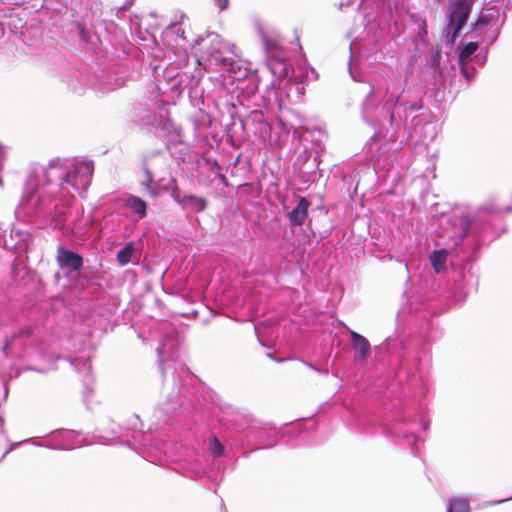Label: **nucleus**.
Listing matches in <instances>:
<instances>
[{"mask_svg": "<svg viewBox=\"0 0 512 512\" xmlns=\"http://www.w3.org/2000/svg\"><path fill=\"white\" fill-rule=\"evenodd\" d=\"M235 49V44L225 42L218 34H209L199 43L202 58L222 67L233 64V60L225 57L224 54L227 52L234 54Z\"/></svg>", "mask_w": 512, "mask_h": 512, "instance_id": "f257e3e1", "label": "nucleus"}, {"mask_svg": "<svg viewBox=\"0 0 512 512\" xmlns=\"http://www.w3.org/2000/svg\"><path fill=\"white\" fill-rule=\"evenodd\" d=\"M472 8V0H451L448 7V28H452L450 42L454 44L466 25Z\"/></svg>", "mask_w": 512, "mask_h": 512, "instance_id": "f03ea898", "label": "nucleus"}, {"mask_svg": "<svg viewBox=\"0 0 512 512\" xmlns=\"http://www.w3.org/2000/svg\"><path fill=\"white\" fill-rule=\"evenodd\" d=\"M93 168L85 162L77 163L66 173L64 181L78 191H86L91 184Z\"/></svg>", "mask_w": 512, "mask_h": 512, "instance_id": "7ed1b4c3", "label": "nucleus"}, {"mask_svg": "<svg viewBox=\"0 0 512 512\" xmlns=\"http://www.w3.org/2000/svg\"><path fill=\"white\" fill-rule=\"evenodd\" d=\"M57 262L70 271H79L83 265V258L81 255L74 253L64 248H59L57 252Z\"/></svg>", "mask_w": 512, "mask_h": 512, "instance_id": "20e7f679", "label": "nucleus"}, {"mask_svg": "<svg viewBox=\"0 0 512 512\" xmlns=\"http://www.w3.org/2000/svg\"><path fill=\"white\" fill-rule=\"evenodd\" d=\"M310 202L305 198H300L298 205L288 213L289 221L292 225L301 226L308 215Z\"/></svg>", "mask_w": 512, "mask_h": 512, "instance_id": "39448f33", "label": "nucleus"}, {"mask_svg": "<svg viewBox=\"0 0 512 512\" xmlns=\"http://www.w3.org/2000/svg\"><path fill=\"white\" fill-rule=\"evenodd\" d=\"M351 345L358 352L357 358L364 360L370 353V343L368 340L355 331H350Z\"/></svg>", "mask_w": 512, "mask_h": 512, "instance_id": "423d86ee", "label": "nucleus"}, {"mask_svg": "<svg viewBox=\"0 0 512 512\" xmlns=\"http://www.w3.org/2000/svg\"><path fill=\"white\" fill-rule=\"evenodd\" d=\"M182 206L194 212H202L207 207V201L202 197L184 195L182 198Z\"/></svg>", "mask_w": 512, "mask_h": 512, "instance_id": "0eeeda50", "label": "nucleus"}, {"mask_svg": "<svg viewBox=\"0 0 512 512\" xmlns=\"http://www.w3.org/2000/svg\"><path fill=\"white\" fill-rule=\"evenodd\" d=\"M125 206L131 209L134 213L140 217H144L147 211V204L144 200L137 196H129L125 200Z\"/></svg>", "mask_w": 512, "mask_h": 512, "instance_id": "6e6552de", "label": "nucleus"}, {"mask_svg": "<svg viewBox=\"0 0 512 512\" xmlns=\"http://www.w3.org/2000/svg\"><path fill=\"white\" fill-rule=\"evenodd\" d=\"M447 251L444 249L435 250L430 255V261L433 269L436 273H440L444 270V265L447 259Z\"/></svg>", "mask_w": 512, "mask_h": 512, "instance_id": "1a4fd4ad", "label": "nucleus"}, {"mask_svg": "<svg viewBox=\"0 0 512 512\" xmlns=\"http://www.w3.org/2000/svg\"><path fill=\"white\" fill-rule=\"evenodd\" d=\"M448 512H470L468 500L464 498L453 499L449 504Z\"/></svg>", "mask_w": 512, "mask_h": 512, "instance_id": "9d476101", "label": "nucleus"}, {"mask_svg": "<svg viewBox=\"0 0 512 512\" xmlns=\"http://www.w3.org/2000/svg\"><path fill=\"white\" fill-rule=\"evenodd\" d=\"M134 252V245L132 242L128 243L117 253V260L120 265H126L130 262L131 256Z\"/></svg>", "mask_w": 512, "mask_h": 512, "instance_id": "9b49d317", "label": "nucleus"}, {"mask_svg": "<svg viewBox=\"0 0 512 512\" xmlns=\"http://www.w3.org/2000/svg\"><path fill=\"white\" fill-rule=\"evenodd\" d=\"M478 49V44L476 42H469L466 44L463 49L460 51L459 57L461 60L469 58L475 51Z\"/></svg>", "mask_w": 512, "mask_h": 512, "instance_id": "f8f14e48", "label": "nucleus"}, {"mask_svg": "<svg viewBox=\"0 0 512 512\" xmlns=\"http://www.w3.org/2000/svg\"><path fill=\"white\" fill-rule=\"evenodd\" d=\"M141 170H142V172L144 174V184L147 187L151 186L153 181H154V177H153V173H152V171H151V169L148 166L146 161H144L142 163Z\"/></svg>", "mask_w": 512, "mask_h": 512, "instance_id": "ddd939ff", "label": "nucleus"}, {"mask_svg": "<svg viewBox=\"0 0 512 512\" xmlns=\"http://www.w3.org/2000/svg\"><path fill=\"white\" fill-rule=\"evenodd\" d=\"M211 449L214 456H220L224 452V446L217 438H213L211 441Z\"/></svg>", "mask_w": 512, "mask_h": 512, "instance_id": "4468645a", "label": "nucleus"}, {"mask_svg": "<svg viewBox=\"0 0 512 512\" xmlns=\"http://www.w3.org/2000/svg\"><path fill=\"white\" fill-rule=\"evenodd\" d=\"M172 182H173L174 184H176V180H175V179H172ZM172 197H173V199H174L176 202H178L179 204H181V205H182V198H183V196H181L180 189L178 188V186H177V185H175V186L173 187V189H172Z\"/></svg>", "mask_w": 512, "mask_h": 512, "instance_id": "2eb2a0df", "label": "nucleus"}, {"mask_svg": "<svg viewBox=\"0 0 512 512\" xmlns=\"http://www.w3.org/2000/svg\"><path fill=\"white\" fill-rule=\"evenodd\" d=\"M216 5L220 10H224L229 5V0H215Z\"/></svg>", "mask_w": 512, "mask_h": 512, "instance_id": "dca6fc26", "label": "nucleus"}, {"mask_svg": "<svg viewBox=\"0 0 512 512\" xmlns=\"http://www.w3.org/2000/svg\"><path fill=\"white\" fill-rule=\"evenodd\" d=\"M10 343H11V341H10V340H8V339H6V340H5V343H4V345H3V348H2V351H3V353H4L6 356H8V350H9V347H10Z\"/></svg>", "mask_w": 512, "mask_h": 512, "instance_id": "f3484780", "label": "nucleus"}, {"mask_svg": "<svg viewBox=\"0 0 512 512\" xmlns=\"http://www.w3.org/2000/svg\"><path fill=\"white\" fill-rule=\"evenodd\" d=\"M462 223H463V225H464L465 234H466V233H467V229H468V227H469V225H470V221H469V219H468V218H466V217H465V218L463 219Z\"/></svg>", "mask_w": 512, "mask_h": 512, "instance_id": "a211bd4d", "label": "nucleus"}]
</instances>
